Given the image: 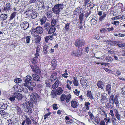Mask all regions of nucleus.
I'll return each mask as SVG.
<instances>
[{"label":"nucleus","instance_id":"nucleus-10","mask_svg":"<svg viewBox=\"0 0 125 125\" xmlns=\"http://www.w3.org/2000/svg\"><path fill=\"white\" fill-rule=\"evenodd\" d=\"M20 25L21 27L23 28L24 30H26L29 27V24L28 22L25 21L22 22Z\"/></svg>","mask_w":125,"mask_h":125},{"label":"nucleus","instance_id":"nucleus-52","mask_svg":"<svg viewBox=\"0 0 125 125\" xmlns=\"http://www.w3.org/2000/svg\"><path fill=\"white\" fill-rule=\"evenodd\" d=\"M8 121L9 123L8 125H14V124L16 123L14 121H12V120L10 119L8 120Z\"/></svg>","mask_w":125,"mask_h":125},{"label":"nucleus","instance_id":"nucleus-53","mask_svg":"<svg viewBox=\"0 0 125 125\" xmlns=\"http://www.w3.org/2000/svg\"><path fill=\"white\" fill-rule=\"evenodd\" d=\"M56 22V20L55 19H53L52 20L51 22V26H54L55 25Z\"/></svg>","mask_w":125,"mask_h":125},{"label":"nucleus","instance_id":"nucleus-43","mask_svg":"<svg viewBox=\"0 0 125 125\" xmlns=\"http://www.w3.org/2000/svg\"><path fill=\"white\" fill-rule=\"evenodd\" d=\"M41 37L40 36H37L36 37V38H35V42L36 43H39L40 42V41L41 40Z\"/></svg>","mask_w":125,"mask_h":125},{"label":"nucleus","instance_id":"nucleus-9","mask_svg":"<svg viewBox=\"0 0 125 125\" xmlns=\"http://www.w3.org/2000/svg\"><path fill=\"white\" fill-rule=\"evenodd\" d=\"M71 105L72 107L74 108H75L77 107L79 104L77 101L72 100L71 102Z\"/></svg>","mask_w":125,"mask_h":125},{"label":"nucleus","instance_id":"nucleus-31","mask_svg":"<svg viewBox=\"0 0 125 125\" xmlns=\"http://www.w3.org/2000/svg\"><path fill=\"white\" fill-rule=\"evenodd\" d=\"M56 91L57 94L60 95L62 92L63 90L61 87H59L56 90Z\"/></svg>","mask_w":125,"mask_h":125},{"label":"nucleus","instance_id":"nucleus-28","mask_svg":"<svg viewBox=\"0 0 125 125\" xmlns=\"http://www.w3.org/2000/svg\"><path fill=\"white\" fill-rule=\"evenodd\" d=\"M51 26L50 23L48 22H47L44 25V27L46 30L48 31Z\"/></svg>","mask_w":125,"mask_h":125},{"label":"nucleus","instance_id":"nucleus-34","mask_svg":"<svg viewBox=\"0 0 125 125\" xmlns=\"http://www.w3.org/2000/svg\"><path fill=\"white\" fill-rule=\"evenodd\" d=\"M4 110H1L0 111V114L3 116L6 117L7 116L8 113L7 112H6Z\"/></svg>","mask_w":125,"mask_h":125},{"label":"nucleus","instance_id":"nucleus-3","mask_svg":"<svg viewBox=\"0 0 125 125\" xmlns=\"http://www.w3.org/2000/svg\"><path fill=\"white\" fill-rule=\"evenodd\" d=\"M64 8L63 4H58L55 5L52 8V10L56 14H59L61 10H62Z\"/></svg>","mask_w":125,"mask_h":125},{"label":"nucleus","instance_id":"nucleus-26","mask_svg":"<svg viewBox=\"0 0 125 125\" xmlns=\"http://www.w3.org/2000/svg\"><path fill=\"white\" fill-rule=\"evenodd\" d=\"M16 14V12H13L11 13L9 20L10 21L12 20L15 17Z\"/></svg>","mask_w":125,"mask_h":125},{"label":"nucleus","instance_id":"nucleus-21","mask_svg":"<svg viewBox=\"0 0 125 125\" xmlns=\"http://www.w3.org/2000/svg\"><path fill=\"white\" fill-rule=\"evenodd\" d=\"M81 8L80 7H78L74 11V14L75 15L81 13Z\"/></svg>","mask_w":125,"mask_h":125},{"label":"nucleus","instance_id":"nucleus-38","mask_svg":"<svg viewBox=\"0 0 125 125\" xmlns=\"http://www.w3.org/2000/svg\"><path fill=\"white\" fill-rule=\"evenodd\" d=\"M106 14L105 12L103 13L102 16L99 18V20L100 21H102L103 20H104L106 16Z\"/></svg>","mask_w":125,"mask_h":125},{"label":"nucleus","instance_id":"nucleus-46","mask_svg":"<svg viewBox=\"0 0 125 125\" xmlns=\"http://www.w3.org/2000/svg\"><path fill=\"white\" fill-rule=\"evenodd\" d=\"M49 48V47L46 46H44L43 48V50L44 53L45 54H46L47 52V49Z\"/></svg>","mask_w":125,"mask_h":125},{"label":"nucleus","instance_id":"nucleus-4","mask_svg":"<svg viewBox=\"0 0 125 125\" xmlns=\"http://www.w3.org/2000/svg\"><path fill=\"white\" fill-rule=\"evenodd\" d=\"M74 44L76 47L79 48L85 45L86 43L83 39L79 38L75 41Z\"/></svg>","mask_w":125,"mask_h":125},{"label":"nucleus","instance_id":"nucleus-61","mask_svg":"<svg viewBox=\"0 0 125 125\" xmlns=\"http://www.w3.org/2000/svg\"><path fill=\"white\" fill-rule=\"evenodd\" d=\"M100 8L101 10H104L105 9L106 6L102 4L101 5Z\"/></svg>","mask_w":125,"mask_h":125},{"label":"nucleus","instance_id":"nucleus-20","mask_svg":"<svg viewBox=\"0 0 125 125\" xmlns=\"http://www.w3.org/2000/svg\"><path fill=\"white\" fill-rule=\"evenodd\" d=\"M114 103L116 105V108H118L119 107V103L118 101V99L116 96H115L114 98Z\"/></svg>","mask_w":125,"mask_h":125},{"label":"nucleus","instance_id":"nucleus-17","mask_svg":"<svg viewBox=\"0 0 125 125\" xmlns=\"http://www.w3.org/2000/svg\"><path fill=\"white\" fill-rule=\"evenodd\" d=\"M55 82L52 85V86L53 89H55L58 87L60 83V82L58 79H57Z\"/></svg>","mask_w":125,"mask_h":125},{"label":"nucleus","instance_id":"nucleus-27","mask_svg":"<svg viewBox=\"0 0 125 125\" xmlns=\"http://www.w3.org/2000/svg\"><path fill=\"white\" fill-rule=\"evenodd\" d=\"M87 96L88 97H89L92 100L94 99V97L92 95L91 91H88L87 92Z\"/></svg>","mask_w":125,"mask_h":125},{"label":"nucleus","instance_id":"nucleus-35","mask_svg":"<svg viewBox=\"0 0 125 125\" xmlns=\"http://www.w3.org/2000/svg\"><path fill=\"white\" fill-rule=\"evenodd\" d=\"M70 24V23H67L66 24L65 26L64 27V30L67 31L69 30L70 28H69V25Z\"/></svg>","mask_w":125,"mask_h":125},{"label":"nucleus","instance_id":"nucleus-19","mask_svg":"<svg viewBox=\"0 0 125 125\" xmlns=\"http://www.w3.org/2000/svg\"><path fill=\"white\" fill-rule=\"evenodd\" d=\"M106 90L108 92L109 94H110L111 91V85L110 84H108L105 87Z\"/></svg>","mask_w":125,"mask_h":125},{"label":"nucleus","instance_id":"nucleus-50","mask_svg":"<svg viewBox=\"0 0 125 125\" xmlns=\"http://www.w3.org/2000/svg\"><path fill=\"white\" fill-rule=\"evenodd\" d=\"M109 42L112 45H114V46L115 45H117V44H118V42H117L114 41H110Z\"/></svg>","mask_w":125,"mask_h":125},{"label":"nucleus","instance_id":"nucleus-12","mask_svg":"<svg viewBox=\"0 0 125 125\" xmlns=\"http://www.w3.org/2000/svg\"><path fill=\"white\" fill-rule=\"evenodd\" d=\"M12 9L11 6L9 3H7L4 7L3 10L5 11H7Z\"/></svg>","mask_w":125,"mask_h":125},{"label":"nucleus","instance_id":"nucleus-47","mask_svg":"<svg viewBox=\"0 0 125 125\" xmlns=\"http://www.w3.org/2000/svg\"><path fill=\"white\" fill-rule=\"evenodd\" d=\"M83 111L81 110L80 111V115H81V116L85 115H86V111L85 110H84V108H83Z\"/></svg>","mask_w":125,"mask_h":125},{"label":"nucleus","instance_id":"nucleus-64","mask_svg":"<svg viewBox=\"0 0 125 125\" xmlns=\"http://www.w3.org/2000/svg\"><path fill=\"white\" fill-rule=\"evenodd\" d=\"M51 114V113L49 112L48 113L44 115V119L45 120L46 118H47L48 116L50 115Z\"/></svg>","mask_w":125,"mask_h":125},{"label":"nucleus","instance_id":"nucleus-15","mask_svg":"<svg viewBox=\"0 0 125 125\" xmlns=\"http://www.w3.org/2000/svg\"><path fill=\"white\" fill-rule=\"evenodd\" d=\"M16 98L19 100H21L23 98L22 95L21 94L18 93H14Z\"/></svg>","mask_w":125,"mask_h":125},{"label":"nucleus","instance_id":"nucleus-30","mask_svg":"<svg viewBox=\"0 0 125 125\" xmlns=\"http://www.w3.org/2000/svg\"><path fill=\"white\" fill-rule=\"evenodd\" d=\"M46 18L44 16H42V19H41L40 21L41 22V25H43L44 23L46 21Z\"/></svg>","mask_w":125,"mask_h":125},{"label":"nucleus","instance_id":"nucleus-57","mask_svg":"<svg viewBox=\"0 0 125 125\" xmlns=\"http://www.w3.org/2000/svg\"><path fill=\"white\" fill-rule=\"evenodd\" d=\"M73 92L74 94L76 95L77 96H78L79 95L80 91H78L77 89H76L75 90V91H74Z\"/></svg>","mask_w":125,"mask_h":125},{"label":"nucleus","instance_id":"nucleus-33","mask_svg":"<svg viewBox=\"0 0 125 125\" xmlns=\"http://www.w3.org/2000/svg\"><path fill=\"white\" fill-rule=\"evenodd\" d=\"M73 83L74 85L75 86H77L79 85L78 81L77 80V79L75 77L73 78Z\"/></svg>","mask_w":125,"mask_h":125},{"label":"nucleus","instance_id":"nucleus-36","mask_svg":"<svg viewBox=\"0 0 125 125\" xmlns=\"http://www.w3.org/2000/svg\"><path fill=\"white\" fill-rule=\"evenodd\" d=\"M86 80H84V78H82L80 80V82L82 85L84 86H86L87 85V83L86 82Z\"/></svg>","mask_w":125,"mask_h":125},{"label":"nucleus","instance_id":"nucleus-14","mask_svg":"<svg viewBox=\"0 0 125 125\" xmlns=\"http://www.w3.org/2000/svg\"><path fill=\"white\" fill-rule=\"evenodd\" d=\"M113 111L115 114L114 115L118 120H120V115L118 113L117 110L115 109L113 110Z\"/></svg>","mask_w":125,"mask_h":125},{"label":"nucleus","instance_id":"nucleus-59","mask_svg":"<svg viewBox=\"0 0 125 125\" xmlns=\"http://www.w3.org/2000/svg\"><path fill=\"white\" fill-rule=\"evenodd\" d=\"M46 15L48 18H50L52 17L51 12V11L48 12L46 13Z\"/></svg>","mask_w":125,"mask_h":125},{"label":"nucleus","instance_id":"nucleus-8","mask_svg":"<svg viewBox=\"0 0 125 125\" xmlns=\"http://www.w3.org/2000/svg\"><path fill=\"white\" fill-rule=\"evenodd\" d=\"M33 31L38 34H42L43 32L42 28L41 27H38L33 29Z\"/></svg>","mask_w":125,"mask_h":125},{"label":"nucleus","instance_id":"nucleus-29","mask_svg":"<svg viewBox=\"0 0 125 125\" xmlns=\"http://www.w3.org/2000/svg\"><path fill=\"white\" fill-rule=\"evenodd\" d=\"M57 94L55 90H53L51 91V95L52 96V97H56Z\"/></svg>","mask_w":125,"mask_h":125},{"label":"nucleus","instance_id":"nucleus-1","mask_svg":"<svg viewBox=\"0 0 125 125\" xmlns=\"http://www.w3.org/2000/svg\"><path fill=\"white\" fill-rule=\"evenodd\" d=\"M24 107L26 108L25 110V112L28 114H31L32 113V110L31 108L33 107V104L30 101H26L23 104Z\"/></svg>","mask_w":125,"mask_h":125},{"label":"nucleus","instance_id":"nucleus-22","mask_svg":"<svg viewBox=\"0 0 125 125\" xmlns=\"http://www.w3.org/2000/svg\"><path fill=\"white\" fill-rule=\"evenodd\" d=\"M0 18L1 19L3 20H6L7 19L8 16L7 14H1L0 16Z\"/></svg>","mask_w":125,"mask_h":125},{"label":"nucleus","instance_id":"nucleus-7","mask_svg":"<svg viewBox=\"0 0 125 125\" xmlns=\"http://www.w3.org/2000/svg\"><path fill=\"white\" fill-rule=\"evenodd\" d=\"M31 66L32 71L35 73L40 74L41 73L40 70L37 66L35 65L33 66H32L31 65Z\"/></svg>","mask_w":125,"mask_h":125},{"label":"nucleus","instance_id":"nucleus-39","mask_svg":"<svg viewBox=\"0 0 125 125\" xmlns=\"http://www.w3.org/2000/svg\"><path fill=\"white\" fill-rule=\"evenodd\" d=\"M52 41V36H51L50 35L47 36L45 38V41L46 42H48L49 40Z\"/></svg>","mask_w":125,"mask_h":125},{"label":"nucleus","instance_id":"nucleus-18","mask_svg":"<svg viewBox=\"0 0 125 125\" xmlns=\"http://www.w3.org/2000/svg\"><path fill=\"white\" fill-rule=\"evenodd\" d=\"M30 100L33 102H35L37 100L36 96L33 94H31L30 95Z\"/></svg>","mask_w":125,"mask_h":125},{"label":"nucleus","instance_id":"nucleus-25","mask_svg":"<svg viewBox=\"0 0 125 125\" xmlns=\"http://www.w3.org/2000/svg\"><path fill=\"white\" fill-rule=\"evenodd\" d=\"M48 33L49 34L52 33L55 30V29L54 26H51L48 30Z\"/></svg>","mask_w":125,"mask_h":125},{"label":"nucleus","instance_id":"nucleus-54","mask_svg":"<svg viewBox=\"0 0 125 125\" xmlns=\"http://www.w3.org/2000/svg\"><path fill=\"white\" fill-rule=\"evenodd\" d=\"M90 1V0H85L84 2V6H86L87 4H89L91 3Z\"/></svg>","mask_w":125,"mask_h":125},{"label":"nucleus","instance_id":"nucleus-48","mask_svg":"<svg viewBox=\"0 0 125 125\" xmlns=\"http://www.w3.org/2000/svg\"><path fill=\"white\" fill-rule=\"evenodd\" d=\"M45 83L46 85V86L47 87H50L51 86V85L50 84V83L48 80H46Z\"/></svg>","mask_w":125,"mask_h":125},{"label":"nucleus","instance_id":"nucleus-55","mask_svg":"<svg viewBox=\"0 0 125 125\" xmlns=\"http://www.w3.org/2000/svg\"><path fill=\"white\" fill-rule=\"evenodd\" d=\"M117 46L118 47L121 48H123V47H125V44L124 43L121 44L118 43Z\"/></svg>","mask_w":125,"mask_h":125},{"label":"nucleus","instance_id":"nucleus-2","mask_svg":"<svg viewBox=\"0 0 125 125\" xmlns=\"http://www.w3.org/2000/svg\"><path fill=\"white\" fill-rule=\"evenodd\" d=\"M31 77L29 75H28L26 77L25 79V85L29 84L31 86L35 87L36 86L35 83L33 81L31 80Z\"/></svg>","mask_w":125,"mask_h":125},{"label":"nucleus","instance_id":"nucleus-41","mask_svg":"<svg viewBox=\"0 0 125 125\" xmlns=\"http://www.w3.org/2000/svg\"><path fill=\"white\" fill-rule=\"evenodd\" d=\"M15 93H14L13 95H12L10 97L9 99V100L11 102H14L15 100V98H16Z\"/></svg>","mask_w":125,"mask_h":125},{"label":"nucleus","instance_id":"nucleus-13","mask_svg":"<svg viewBox=\"0 0 125 125\" xmlns=\"http://www.w3.org/2000/svg\"><path fill=\"white\" fill-rule=\"evenodd\" d=\"M104 83L102 81H99L97 83V85L98 87L101 89L103 90L104 87Z\"/></svg>","mask_w":125,"mask_h":125},{"label":"nucleus","instance_id":"nucleus-58","mask_svg":"<svg viewBox=\"0 0 125 125\" xmlns=\"http://www.w3.org/2000/svg\"><path fill=\"white\" fill-rule=\"evenodd\" d=\"M31 37L30 36H28L26 37V42L27 43H29L30 42V40Z\"/></svg>","mask_w":125,"mask_h":125},{"label":"nucleus","instance_id":"nucleus-16","mask_svg":"<svg viewBox=\"0 0 125 125\" xmlns=\"http://www.w3.org/2000/svg\"><path fill=\"white\" fill-rule=\"evenodd\" d=\"M33 80L35 81H39L40 77L36 74H33L32 75Z\"/></svg>","mask_w":125,"mask_h":125},{"label":"nucleus","instance_id":"nucleus-32","mask_svg":"<svg viewBox=\"0 0 125 125\" xmlns=\"http://www.w3.org/2000/svg\"><path fill=\"white\" fill-rule=\"evenodd\" d=\"M0 108L2 109H4L5 110L6 109L7 107V105L6 103H2L1 104Z\"/></svg>","mask_w":125,"mask_h":125},{"label":"nucleus","instance_id":"nucleus-42","mask_svg":"<svg viewBox=\"0 0 125 125\" xmlns=\"http://www.w3.org/2000/svg\"><path fill=\"white\" fill-rule=\"evenodd\" d=\"M67 96L64 94H62L61 96L60 99L62 101H64L66 99Z\"/></svg>","mask_w":125,"mask_h":125},{"label":"nucleus","instance_id":"nucleus-44","mask_svg":"<svg viewBox=\"0 0 125 125\" xmlns=\"http://www.w3.org/2000/svg\"><path fill=\"white\" fill-rule=\"evenodd\" d=\"M16 111L18 115H20L21 113L22 112L21 109L19 107H17Z\"/></svg>","mask_w":125,"mask_h":125},{"label":"nucleus","instance_id":"nucleus-60","mask_svg":"<svg viewBox=\"0 0 125 125\" xmlns=\"http://www.w3.org/2000/svg\"><path fill=\"white\" fill-rule=\"evenodd\" d=\"M26 87L28 88L31 91H32L33 89V88L32 87L30 86V85L29 84H27V85H25Z\"/></svg>","mask_w":125,"mask_h":125},{"label":"nucleus","instance_id":"nucleus-37","mask_svg":"<svg viewBox=\"0 0 125 125\" xmlns=\"http://www.w3.org/2000/svg\"><path fill=\"white\" fill-rule=\"evenodd\" d=\"M56 61L55 59H53L52 61V64L53 68L55 69L56 66Z\"/></svg>","mask_w":125,"mask_h":125},{"label":"nucleus","instance_id":"nucleus-56","mask_svg":"<svg viewBox=\"0 0 125 125\" xmlns=\"http://www.w3.org/2000/svg\"><path fill=\"white\" fill-rule=\"evenodd\" d=\"M37 14L34 12L31 15V17L32 19L35 18L37 17Z\"/></svg>","mask_w":125,"mask_h":125},{"label":"nucleus","instance_id":"nucleus-6","mask_svg":"<svg viewBox=\"0 0 125 125\" xmlns=\"http://www.w3.org/2000/svg\"><path fill=\"white\" fill-rule=\"evenodd\" d=\"M23 89L21 86L17 84L15 85L13 88V89L18 92H20L22 91Z\"/></svg>","mask_w":125,"mask_h":125},{"label":"nucleus","instance_id":"nucleus-45","mask_svg":"<svg viewBox=\"0 0 125 125\" xmlns=\"http://www.w3.org/2000/svg\"><path fill=\"white\" fill-rule=\"evenodd\" d=\"M85 106L86 107V109L88 110L89 109V107L90 105V104L89 102H86L84 104Z\"/></svg>","mask_w":125,"mask_h":125},{"label":"nucleus","instance_id":"nucleus-23","mask_svg":"<svg viewBox=\"0 0 125 125\" xmlns=\"http://www.w3.org/2000/svg\"><path fill=\"white\" fill-rule=\"evenodd\" d=\"M26 118L25 121L27 125H31V121L30 119L26 115L24 116Z\"/></svg>","mask_w":125,"mask_h":125},{"label":"nucleus","instance_id":"nucleus-24","mask_svg":"<svg viewBox=\"0 0 125 125\" xmlns=\"http://www.w3.org/2000/svg\"><path fill=\"white\" fill-rule=\"evenodd\" d=\"M97 18L95 17H94L91 20V23L92 25H95L97 23Z\"/></svg>","mask_w":125,"mask_h":125},{"label":"nucleus","instance_id":"nucleus-5","mask_svg":"<svg viewBox=\"0 0 125 125\" xmlns=\"http://www.w3.org/2000/svg\"><path fill=\"white\" fill-rule=\"evenodd\" d=\"M81 51L79 49H77L76 50H73L71 53L72 55L73 56L76 57L80 56L82 53Z\"/></svg>","mask_w":125,"mask_h":125},{"label":"nucleus","instance_id":"nucleus-51","mask_svg":"<svg viewBox=\"0 0 125 125\" xmlns=\"http://www.w3.org/2000/svg\"><path fill=\"white\" fill-rule=\"evenodd\" d=\"M71 98V96L70 94H69L67 96V97L66 98V102L67 103H68L69 102V101L70 100V99Z\"/></svg>","mask_w":125,"mask_h":125},{"label":"nucleus","instance_id":"nucleus-40","mask_svg":"<svg viewBox=\"0 0 125 125\" xmlns=\"http://www.w3.org/2000/svg\"><path fill=\"white\" fill-rule=\"evenodd\" d=\"M84 15L83 13H81L79 16V23L80 24L82 23V21H83V18Z\"/></svg>","mask_w":125,"mask_h":125},{"label":"nucleus","instance_id":"nucleus-63","mask_svg":"<svg viewBox=\"0 0 125 125\" xmlns=\"http://www.w3.org/2000/svg\"><path fill=\"white\" fill-rule=\"evenodd\" d=\"M106 31V30L104 28L101 29L100 30V32L102 33H104Z\"/></svg>","mask_w":125,"mask_h":125},{"label":"nucleus","instance_id":"nucleus-11","mask_svg":"<svg viewBox=\"0 0 125 125\" xmlns=\"http://www.w3.org/2000/svg\"><path fill=\"white\" fill-rule=\"evenodd\" d=\"M57 74L56 73H52L50 77V80L51 82H53L54 81L58 79L57 78Z\"/></svg>","mask_w":125,"mask_h":125},{"label":"nucleus","instance_id":"nucleus-62","mask_svg":"<svg viewBox=\"0 0 125 125\" xmlns=\"http://www.w3.org/2000/svg\"><path fill=\"white\" fill-rule=\"evenodd\" d=\"M39 5H42L41 6L42 8L43 9H45V7L44 6V4L43 1H40V4H39Z\"/></svg>","mask_w":125,"mask_h":125},{"label":"nucleus","instance_id":"nucleus-49","mask_svg":"<svg viewBox=\"0 0 125 125\" xmlns=\"http://www.w3.org/2000/svg\"><path fill=\"white\" fill-rule=\"evenodd\" d=\"M105 107L108 109H109L110 108H112L113 107V105L110 104H109L108 103L107 104Z\"/></svg>","mask_w":125,"mask_h":125}]
</instances>
